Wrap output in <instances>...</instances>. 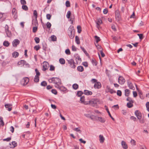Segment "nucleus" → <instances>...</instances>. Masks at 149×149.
I'll return each mask as SVG.
<instances>
[{"instance_id": "10", "label": "nucleus", "mask_w": 149, "mask_h": 149, "mask_svg": "<svg viewBox=\"0 0 149 149\" xmlns=\"http://www.w3.org/2000/svg\"><path fill=\"white\" fill-rule=\"evenodd\" d=\"M19 43V41L18 39H15L13 42V45L14 47H16Z\"/></svg>"}, {"instance_id": "21", "label": "nucleus", "mask_w": 149, "mask_h": 149, "mask_svg": "<svg viewBox=\"0 0 149 149\" xmlns=\"http://www.w3.org/2000/svg\"><path fill=\"white\" fill-rule=\"evenodd\" d=\"M100 141V142L101 143H103L104 142V138L103 137V136L100 135L99 136Z\"/></svg>"}, {"instance_id": "18", "label": "nucleus", "mask_w": 149, "mask_h": 149, "mask_svg": "<svg viewBox=\"0 0 149 149\" xmlns=\"http://www.w3.org/2000/svg\"><path fill=\"white\" fill-rule=\"evenodd\" d=\"M10 147L11 148H13L16 146H17V143L15 141H13L10 144Z\"/></svg>"}, {"instance_id": "47", "label": "nucleus", "mask_w": 149, "mask_h": 149, "mask_svg": "<svg viewBox=\"0 0 149 149\" xmlns=\"http://www.w3.org/2000/svg\"><path fill=\"white\" fill-rule=\"evenodd\" d=\"M117 94L118 96H120L122 95V92L120 90H118Z\"/></svg>"}, {"instance_id": "25", "label": "nucleus", "mask_w": 149, "mask_h": 149, "mask_svg": "<svg viewBox=\"0 0 149 149\" xmlns=\"http://www.w3.org/2000/svg\"><path fill=\"white\" fill-rule=\"evenodd\" d=\"M125 95L127 96H128L130 93V90L128 89H126L125 90Z\"/></svg>"}, {"instance_id": "36", "label": "nucleus", "mask_w": 149, "mask_h": 149, "mask_svg": "<svg viewBox=\"0 0 149 149\" xmlns=\"http://www.w3.org/2000/svg\"><path fill=\"white\" fill-rule=\"evenodd\" d=\"M35 71L36 72V76H40V72H39L38 70L37 69H35Z\"/></svg>"}, {"instance_id": "6", "label": "nucleus", "mask_w": 149, "mask_h": 149, "mask_svg": "<svg viewBox=\"0 0 149 149\" xmlns=\"http://www.w3.org/2000/svg\"><path fill=\"white\" fill-rule=\"evenodd\" d=\"M49 66L48 63L46 61H44L42 65V70L44 71H45L48 69Z\"/></svg>"}, {"instance_id": "53", "label": "nucleus", "mask_w": 149, "mask_h": 149, "mask_svg": "<svg viewBox=\"0 0 149 149\" xmlns=\"http://www.w3.org/2000/svg\"><path fill=\"white\" fill-rule=\"evenodd\" d=\"M75 56L76 57V58L77 59H78V61H81V58H80L79 56H78L77 55H75Z\"/></svg>"}, {"instance_id": "35", "label": "nucleus", "mask_w": 149, "mask_h": 149, "mask_svg": "<svg viewBox=\"0 0 149 149\" xmlns=\"http://www.w3.org/2000/svg\"><path fill=\"white\" fill-rule=\"evenodd\" d=\"M79 87L78 85L76 84H74L72 86V87L74 89L76 90Z\"/></svg>"}, {"instance_id": "11", "label": "nucleus", "mask_w": 149, "mask_h": 149, "mask_svg": "<svg viewBox=\"0 0 149 149\" xmlns=\"http://www.w3.org/2000/svg\"><path fill=\"white\" fill-rule=\"evenodd\" d=\"M80 101L81 103H83L85 104H89L88 101H85V97L84 96H82L81 97Z\"/></svg>"}, {"instance_id": "9", "label": "nucleus", "mask_w": 149, "mask_h": 149, "mask_svg": "<svg viewBox=\"0 0 149 149\" xmlns=\"http://www.w3.org/2000/svg\"><path fill=\"white\" fill-rule=\"evenodd\" d=\"M102 86L101 83L99 82H96L94 85V87L95 88L99 89Z\"/></svg>"}, {"instance_id": "48", "label": "nucleus", "mask_w": 149, "mask_h": 149, "mask_svg": "<svg viewBox=\"0 0 149 149\" xmlns=\"http://www.w3.org/2000/svg\"><path fill=\"white\" fill-rule=\"evenodd\" d=\"M54 70L55 67L54 66L52 65H50L49 70L50 71H54Z\"/></svg>"}, {"instance_id": "2", "label": "nucleus", "mask_w": 149, "mask_h": 149, "mask_svg": "<svg viewBox=\"0 0 149 149\" xmlns=\"http://www.w3.org/2000/svg\"><path fill=\"white\" fill-rule=\"evenodd\" d=\"M69 31L70 32L68 33V35L70 39H73L74 38V27L73 26H71L69 28Z\"/></svg>"}, {"instance_id": "15", "label": "nucleus", "mask_w": 149, "mask_h": 149, "mask_svg": "<svg viewBox=\"0 0 149 149\" xmlns=\"http://www.w3.org/2000/svg\"><path fill=\"white\" fill-rule=\"evenodd\" d=\"M96 120H98L101 123H104L105 122L104 119L102 117H97V118H96Z\"/></svg>"}, {"instance_id": "52", "label": "nucleus", "mask_w": 149, "mask_h": 149, "mask_svg": "<svg viewBox=\"0 0 149 149\" xmlns=\"http://www.w3.org/2000/svg\"><path fill=\"white\" fill-rule=\"evenodd\" d=\"M146 106L147 110L149 112V102H147L146 103Z\"/></svg>"}, {"instance_id": "5", "label": "nucleus", "mask_w": 149, "mask_h": 149, "mask_svg": "<svg viewBox=\"0 0 149 149\" xmlns=\"http://www.w3.org/2000/svg\"><path fill=\"white\" fill-rule=\"evenodd\" d=\"M68 63L70 67L73 68H75L76 65H75V63L74 61L72 59H70L68 60Z\"/></svg>"}, {"instance_id": "31", "label": "nucleus", "mask_w": 149, "mask_h": 149, "mask_svg": "<svg viewBox=\"0 0 149 149\" xmlns=\"http://www.w3.org/2000/svg\"><path fill=\"white\" fill-rule=\"evenodd\" d=\"M94 38L97 43H98L100 40V37H98L97 36H95Z\"/></svg>"}, {"instance_id": "7", "label": "nucleus", "mask_w": 149, "mask_h": 149, "mask_svg": "<svg viewBox=\"0 0 149 149\" xmlns=\"http://www.w3.org/2000/svg\"><path fill=\"white\" fill-rule=\"evenodd\" d=\"M135 114L138 119H140L141 118V113L138 110L136 111L135 112Z\"/></svg>"}, {"instance_id": "19", "label": "nucleus", "mask_w": 149, "mask_h": 149, "mask_svg": "<svg viewBox=\"0 0 149 149\" xmlns=\"http://www.w3.org/2000/svg\"><path fill=\"white\" fill-rule=\"evenodd\" d=\"M122 145L123 148L126 149L127 148V146L124 141H122Z\"/></svg>"}, {"instance_id": "51", "label": "nucleus", "mask_w": 149, "mask_h": 149, "mask_svg": "<svg viewBox=\"0 0 149 149\" xmlns=\"http://www.w3.org/2000/svg\"><path fill=\"white\" fill-rule=\"evenodd\" d=\"M47 28L49 29L51 26V24L49 22H47Z\"/></svg>"}, {"instance_id": "14", "label": "nucleus", "mask_w": 149, "mask_h": 149, "mask_svg": "<svg viewBox=\"0 0 149 149\" xmlns=\"http://www.w3.org/2000/svg\"><path fill=\"white\" fill-rule=\"evenodd\" d=\"M6 108L8 109V110L9 111H10L12 109V105L9 104H6L5 105Z\"/></svg>"}, {"instance_id": "50", "label": "nucleus", "mask_w": 149, "mask_h": 149, "mask_svg": "<svg viewBox=\"0 0 149 149\" xmlns=\"http://www.w3.org/2000/svg\"><path fill=\"white\" fill-rule=\"evenodd\" d=\"M83 92L81 91H78L77 93V95L79 97L81 96L83 94Z\"/></svg>"}, {"instance_id": "45", "label": "nucleus", "mask_w": 149, "mask_h": 149, "mask_svg": "<svg viewBox=\"0 0 149 149\" xmlns=\"http://www.w3.org/2000/svg\"><path fill=\"white\" fill-rule=\"evenodd\" d=\"M129 87L130 89H132L133 90H134L135 88L132 85V84L130 83L129 84Z\"/></svg>"}, {"instance_id": "57", "label": "nucleus", "mask_w": 149, "mask_h": 149, "mask_svg": "<svg viewBox=\"0 0 149 149\" xmlns=\"http://www.w3.org/2000/svg\"><path fill=\"white\" fill-rule=\"evenodd\" d=\"M109 92L111 94H113L114 93H116V91L113 89H111L109 90Z\"/></svg>"}, {"instance_id": "59", "label": "nucleus", "mask_w": 149, "mask_h": 149, "mask_svg": "<svg viewBox=\"0 0 149 149\" xmlns=\"http://www.w3.org/2000/svg\"><path fill=\"white\" fill-rule=\"evenodd\" d=\"M72 50L74 51H75L77 50L76 47L74 45H72Z\"/></svg>"}, {"instance_id": "29", "label": "nucleus", "mask_w": 149, "mask_h": 149, "mask_svg": "<svg viewBox=\"0 0 149 149\" xmlns=\"http://www.w3.org/2000/svg\"><path fill=\"white\" fill-rule=\"evenodd\" d=\"M10 45V43L8 41H5L3 43V45L4 46L8 47Z\"/></svg>"}, {"instance_id": "13", "label": "nucleus", "mask_w": 149, "mask_h": 149, "mask_svg": "<svg viewBox=\"0 0 149 149\" xmlns=\"http://www.w3.org/2000/svg\"><path fill=\"white\" fill-rule=\"evenodd\" d=\"M116 18L118 21H120L121 19V17L120 13L118 12H116L115 13Z\"/></svg>"}, {"instance_id": "39", "label": "nucleus", "mask_w": 149, "mask_h": 149, "mask_svg": "<svg viewBox=\"0 0 149 149\" xmlns=\"http://www.w3.org/2000/svg\"><path fill=\"white\" fill-rule=\"evenodd\" d=\"M22 8L23 10H28V8L26 5H23L22 6Z\"/></svg>"}, {"instance_id": "61", "label": "nucleus", "mask_w": 149, "mask_h": 149, "mask_svg": "<svg viewBox=\"0 0 149 149\" xmlns=\"http://www.w3.org/2000/svg\"><path fill=\"white\" fill-rule=\"evenodd\" d=\"M127 101H129V102H134L132 100V99L130 98V97H128L127 98Z\"/></svg>"}, {"instance_id": "64", "label": "nucleus", "mask_w": 149, "mask_h": 149, "mask_svg": "<svg viewBox=\"0 0 149 149\" xmlns=\"http://www.w3.org/2000/svg\"><path fill=\"white\" fill-rule=\"evenodd\" d=\"M131 142V143L133 145H136V141L132 139Z\"/></svg>"}, {"instance_id": "27", "label": "nucleus", "mask_w": 149, "mask_h": 149, "mask_svg": "<svg viewBox=\"0 0 149 149\" xmlns=\"http://www.w3.org/2000/svg\"><path fill=\"white\" fill-rule=\"evenodd\" d=\"M78 70L80 72H82L84 70L83 67L82 66H79L77 68Z\"/></svg>"}, {"instance_id": "40", "label": "nucleus", "mask_w": 149, "mask_h": 149, "mask_svg": "<svg viewBox=\"0 0 149 149\" xmlns=\"http://www.w3.org/2000/svg\"><path fill=\"white\" fill-rule=\"evenodd\" d=\"M66 6L67 7H70V2L68 1H67L65 3Z\"/></svg>"}, {"instance_id": "43", "label": "nucleus", "mask_w": 149, "mask_h": 149, "mask_svg": "<svg viewBox=\"0 0 149 149\" xmlns=\"http://www.w3.org/2000/svg\"><path fill=\"white\" fill-rule=\"evenodd\" d=\"M7 36L8 37H10L11 36V33L10 32L9 30L6 31Z\"/></svg>"}, {"instance_id": "41", "label": "nucleus", "mask_w": 149, "mask_h": 149, "mask_svg": "<svg viewBox=\"0 0 149 149\" xmlns=\"http://www.w3.org/2000/svg\"><path fill=\"white\" fill-rule=\"evenodd\" d=\"M71 12L70 11H69L68 12L67 14L66 15V17L67 18H68V19H69L70 18V16L71 15Z\"/></svg>"}, {"instance_id": "1", "label": "nucleus", "mask_w": 149, "mask_h": 149, "mask_svg": "<svg viewBox=\"0 0 149 149\" xmlns=\"http://www.w3.org/2000/svg\"><path fill=\"white\" fill-rule=\"evenodd\" d=\"M52 80L56 84V87L59 88L61 90L65 91L66 88L62 86V84L61 81L60 79L58 78H52Z\"/></svg>"}, {"instance_id": "49", "label": "nucleus", "mask_w": 149, "mask_h": 149, "mask_svg": "<svg viewBox=\"0 0 149 149\" xmlns=\"http://www.w3.org/2000/svg\"><path fill=\"white\" fill-rule=\"evenodd\" d=\"M81 49L84 52V53L86 54V56H88V54L87 53V52L86 51L85 49L84 48H81Z\"/></svg>"}, {"instance_id": "22", "label": "nucleus", "mask_w": 149, "mask_h": 149, "mask_svg": "<svg viewBox=\"0 0 149 149\" xmlns=\"http://www.w3.org/2000/svg\"><path fill=\"white\" fill-rule=\"evenodd\" d=\"M39 77L35 75L34 79V81L35 82L37 83L39 82Z\"/></svg>"}, {"instance_id": "44", "label": "nucleus", "mask_w": 149, "mask_h": 149, "mask_svg": "<svg viewBox=\"0 0 149 149\" xmlns=\"http://www.w3.org/2000/svg\"><path fill=\"white\" fill-rule=\"evenodd\" d=\"M33 15L35 16V18L36 19L37 17L38 14L37 11L36 10H34L33 11Z\"/></svg>"}, {"instance_id": "12", "label": "nucleus", "mask_w": 149, "mask_h": 149, "mask_svg": "<svg viewBox=\"0 0 149 149\" xmlns=\"http://www.w3.org/2000/svg\"><path fill=\"white\" fill-rule=\"evenodd\" d=\"M102 20L100 19H98L97 21L96 22V24H97V26L98 29L101 28L100 26V25L102 24Z\"/></svg>"}, {"instance_id": "8", "label": "nucleus", "mask_w": 149, "mask_h": 149, "mask_svg": "<svg viewBox=\"0 0 149 149\" xmlns=\"http://www.w3.org/2000/svg\"><path fill=\"white\" fill-rule=\"evenodd\" d=\"M118 81L120 84H122L125 82V80L123 77L120 76L118 78Z\"/></svg>"}, {"instance_id": "60", "label": "nucleus", "mask_w": 149, "mask_h": 149, "mask_svg": "<svg viewBox=\"0 0 149 149\" xmlns=\"http://www.w3.org/2000/svg\"><path fill=\"white\" fill-rule=\"evenodd\" d=\"M138 35L139 36L140 39L142 40L143 38V34H138Z\"/></svg>"}, {"instance_id": "32", "label": "nucleus", "mask_w": 149, "mask_h": 149, "mask_svg": "<svg viewBox=\"0 0 149 149\" xmlns=\"http://www.w3.org/2000/svg\"><path fill=\"white\" fill-rule=\"evenodd\" d=\"M59 61L60 63L62 64H64L65 63V60L63 58H61Z\"/></svg>"}, {"instance_id": "20", "label": "nucleus", "mask_w": 149, "mask_h": 149, "mask_svg": "<svg viewBox=\"0 0 149 149\" xmlns=\"http://www.w3.org/2000/svg\"><path fill=\"white\" fill-rule=\"evenodd\" d=\"M12 55L13 57L16 58L18 56L19 54L18 52H15L12 53Z\"/></svg>"}, {"instance_id": "55", "label": "nucleus", "mask_w": 149, "mask_h": 149, "mask_svg": "<svg viewBox=\"0 0 149 149\" xmlns=\"http://www.w3.org/2000/svg\"><path fill=\"white\" fill-rule=\"evenodd\" d=\"M52 92L55 95H56L57 93V92L55 89H52Z\"/></svg>"}, {"instance_id": "28", "label": "nucleus", "mask_w": 149, "mask_h": 149, "mask_svg": "<svg viewBox=\"0 0 149 149\" xmlns=\"http://www.w3.org/2000/svg\"><path fill=\"white\" fill-rule=\"evenodd\" d=\"M133 102H129L127 104V106L128 108H131L133 106Z\"/></svg>"}, {"instance_id": "17", "label": "nucleus", "mask_w": 149, "mask_h": 149, "mask_svg": "<svg viewBox=\"0 0 149 149\" xmlns=\"http://www.w3.org/2000/svg\"><path fill=\"white\" fill-rule=\"evenodd\" d=\"M84 93L87 95H91L92 94V92L90 91L85 90L84 91Z\"/></svg>"}, {"instance_id": "34", "label": "nucleus", "mask_w": 149, "mask_h": 149, "mask_svg": "<svg viewBox=\"0 0 149 149\" xmlns=\"http://www.w3.org/2000/svg\"><path fill=\"white\" fill-rule=\"evenodd\" d=\"M77 28L78 30V33H80L81 31V27L80 26H77Z\"/></svg>"}, {"instance_id": "46", "label": "nucleus", "mask_w": 149, "mask_h": 149, "mask_svg": "<svg viewBox=\"0 0 149 149\" xmlns=\"http://www.w3.org/2000/svg\"><path fill=\"white\" fill-rule=\"evenodd\" d=\"M41 86H45L47 85V83L45 81H43L41 82Z\"/></svg>"}, {"instance_id": "56", "label": "nucleus", "mask_w": 149, "mask_h": 149, "mask_svg": "<svg viewBox=\"0 0 149 149\" xmlns=\"http://www.w3.org/2000/svg\"><path fill=\"white\" fill-rule=\"evenodd\" d=\"M21 4L22 5H25L26 4V2L25 0H21Z\"/></svg>"}, {"instance_id": "30", "label": "nucleus", "mask_w": 149, "mask_h": 149, "mask_svg": "<svg viewBox=\"0 0 149 149\" xmlns=\"http://www.w3.org/2000/svg\"><path fill=\"white\" fill-rule=\"evenodd\" d=\"M92 63L94 65L96 66L97 64V61L94 59H92Z\"/></svg>"}, {"instance_id": "37", "label": "nucleus", "mask_w": 149, "mask_h": 149, "mask_svg": "<svg viewBox=\"0 0 149 149\" xmlns=\"http://www.w3.org/2000/svg\"><path fill=\"white\" fill-rule=\"evenodd\" d=\"M12 13L13 15H15V16L17 14L16 9L15 8H13V9L12 10Z\"/></svg>"}, {"instance_id": "54", "label": "nucleus", "mask_w": 149, "mask_h": 149, "mask_svg": "<svg viewBox=\"0 0 149 149\" xmlns=\"http://www.w3.org/2000/svg\"><path fill=\"white\" fill-rule=\"evenodd\" d=\"M66 54L68 55H70V52L69 49H67L65 51Z\"/></svg>"}, {"instance_id": "38", "label": "nucleus", "mask_w": 149, "mask_h": 149, "mask_svg": "<svg viewBox=\"0 0 149 149\" xmlns=\"http://www.w3.org/2000/svg\"><path fill=\"white\" fill-rule=\"evenodd\" d=\"M40 48L39 45L35 46L34 47V49L36 51L38 50Z\"/></svg>"}, {"instance_id": "23", "label": "nucleus", "mask_w": 149, "mask_h": 149, "mask_svg": "<svg viewBox=\"0 0 149 149\" xmlns=\"http://www.w3.org/2000/svg\"><path fill=\"white\" fill-rule=\"evenodd\" d=\"M75 42L76 43L79 45L80 44V41L79 37L77 36H76L75 37Z\"/></svg>"}, {"instance_id": "26", "label": "nucleus", "mask_w": 149, "mask_h": 149, "mask_svg": "<svg viewBox=\"0 0 149 149\" xmlns=\"http://www.w3.org/2000/svg\"><path fill=\"white\" fill-rule=\"evenodd\" d=\"M95 45L98 50L100 52L103 49L100 46L98 45V44H97V45L95 44Z\"/></svg>"}, {"instance_id": "63", "label": "nucleus", "mask_w": 149, "mask_h": 149, "mask_svg": "<svg viewBox=\"0 0 149 149\" xmlns=\"http://www.w3.org/2000/svg\"><path fill=\"white\" fill-rule=\"evenodd\" d=\"M83 65L85 67H87L88 65V64L87 62H85L83 63Z\"/></svg>"}, {"instance_id": "62", "label": "nucleus", "mask_w": 149, "mask_h": 149, "mask_svg": "<svg viewBox=\"0 0 149 149\" xmlns=\"http://www.w3.org/2000/svg\"><path fill=\"white\" fill-rule=\"evenodd\" d=\"M51 15L49 14H47L46 15V17L47 19H51Z\"/></svg>"}, {"instance_id": "42", "label": "nucleus", "mask_w": 149, "mask_h": 149, "mask_svg": "<svg viewBox=\"0 0 149 149\" xmlns=\"http://www.w3.org/2000/svg\"><path fill=\"white\" fill-rule=\"evenodd\" d=\"M34 40H35L36 42L37 43H38L40 42V39L39 38H38V37H35L34 38Z\"/></svg>"}, {"instance_id": "33", "label": "nucleus", "mask_w": 149, "mask_h": 149, "mask_svg": "<svg viewBox=\"0 0 149 149\" xmlns=\"http://www.w3.org/2000/svg\"><path fill=\"white\" fill-rule=\"evenodd\" d=\"M0 124L2 126H3L4 125V123L3 120V118L1 117H0Z\"/></svg>"}, {"instance_id": "3", "label": "nucleus", "mask_w": 149, "mask_h": 149, "mask_svg": "<svg viewBox=\"0 0 149 149\" xmlns=\"http://www.w3.org/2000/svg\"><path fill=\"white\" fill-rule=\"evenodd\" d=\"M89 104L93 105L100 103V100L97 99H93L88 101Z\"/></svg>"}, {"instance_id": "4", "label": "nucleus", "mask_w": 149, "mask_h": 149, "mask_svg": "<svg viewBox=\"0 0 149 149\" xmlns=\"http://www.w3.org/2000/svg\"><path fill=\"white\" fill-rule=\"evenodd\" d=\"M29 79L27 77L23 78L21 81V84L23 86L26 85L29 81Z\"/></svg>"}, {"instance_id": "24", "label": "nucleus", "mask_w": 149, "mask_h": 149, "mask_svg": "<svg viewBox=\"0 0 149 149\" xmlns=\"http://www.w3.org/2000/svg\"><path fill=\"white\" fill-rule=\"evenodd\" d=\"M51 38V40L53 41H56L57 40V38L56 36L53 35L52 36L50 37Z\"/></svg>"}, {"instance_id": "58", "label": "nucleus", "mask_w": 149, "mask_h": 149, "mask_svg": "<svg viewBox=\"0 0 149 149\" xmlns=\"http://www.w3.org/2000/svg\"><path fill=\"white\" fill-rule=\"evenodd\" d=\"M91 119L94 120H96V118H97V117L95 116H92L90 117Z\"/></svg>"}, {"instance_id": "16", "label": "nucleus", "mask_w": 149, "mask_h": 149, "mask_svg": "<svg viewBox=\"0 0 149 149\" xmlns=\"http://www.w3.org/2000/svg\"><path fill=\"white\" fill-rule=\"evenodd\" d=\"M26 62L24 60H21L20 61H19L18 63V65H21V66H23L26 63Z\"/></svg>"}]
</instances>
